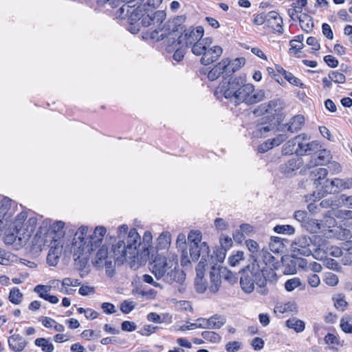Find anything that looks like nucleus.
<instances>
[{
	"label": "nucleus",
	"mask_w": 352,
	"mask_h": 352,
	"mask_svg": "<svg viewBox=\"0 0 352 352\" xmlns=\"http://www.w3.org/2000/svg\"><path fill=\"white\" fill-rule=\"evenodd\" d=\"M267 118L263 117L258 120L257 124L252 131V135L256 138H265L268 135L270 132L275 129V124L270 122H266Z\"/></svg>",
	"instance_id": "obj_15"
},
{
	"label": "nucleus",
	"mask_w": 352,
	"mask_h": 352,
	"mask_svg": "<svg viewBox=\"0 0 352 352\" xmlns=\"http://www.w3.org/2000/svg\"><path fill=\"white\" fill-rule=\"evenodd\" d=\"M320 147L319 143L316 141L308 142V138L306 135L305 139H302L299 142L298 147L296 148L295 153L299 156L309 155L318 152Z\"/></svg>",
	"instance_id": "obj_14"
},
{
	"label": "nucleus",
	"mask_w": 352,
	"mask_h": 352,
	"mask_svg": "<svg viewBox=\"0 0 352 352\" xmlns=\"http://www.w3.org/2000/svg\"><path fill=\"white\" fill-rule=\"evenodd\" d=\"M227 65L225 64V61L221 60L219 63H217L208 73V78L214 81L217 80L221 74L223 75V80L227 81V70H226Z\"/></svg>",
	"instance_id": "obj_20"
},
{
	"label": "nucleus",
	"mask_w": 352,
	"mask_h": 352,
	"mask_svg": "<svg viewBox=\"0 0 352 352\" xmlns=\"http://www.w3.org/2000/svg\"><path fill=\"white\" fill-rule=\"evenodd\" d=\"M340 327L343 331L348 333H352V323L346 318H342L340 321Z\"/></svg>",
	"instance_id": "obj_57"
},
{
	"label": "nucleus",
	"mask_w": 352,
	"mask_h": 352,
	"mask_svg": "<svg viewBox=\"0 0 352 352\" xmlns=\"http://www.w3.org/2000/svg\"><path fill=\"white\" fill-rule=\"evenodd\" d=\"M130 5L124 4L116 12V18L119 19H129Z\"/></svg>",
	"instance_id": "obj_48"
},
{
	"label": "nucleus",
	"mask_w": 352,
	"mask_h": 352,
	"mask_svg": "<svg viewBox=\"0 0 352 352\" xmlns=\"http://www.w3.org/2000/svg\"><path fill=\"white\" fill-rule=\"evenodd\" d=\"M129 257L123 259L118 258L114 253L113 245L110 251L107 246L102 245L92 259V264L98 269L105 267L106 274L112 277L115 274L116 263H123Z\"/></svg>",
	"instance_id": "obj_7"
},
{
	"label": "nucleus",
	"mask_w": 352,
	"mask_h": 352,
	"mask_svg": "<svg viewBox=\"0 0 352 352\" xmlns=\"http://www.w3.org/2000/svg\"><path fill=\"white\" fill-rule=\"evenodd\" d=\"M245 74L230 78L228 81L222 80L216 88L215 94H221L235 104L245 103L248 105L261 102L265 98L263 89H255L254 86L246 83Z\"/></svg>",
	"instance_id": "obj_2"
},
{
	"label": "nucleus",
	"mask_w": 352,
	"mask_h": 352,
	"mask_svg": "<svg viewBox=\"0 0 352 352\" xmlns=\"http://www.w3.org/2000/svg\"><path fill=\"white\" fill-rule=\"evenodd\" d=\"M222 276L231 283L236 282V278L235 275L230 271L227 270L226 268H221Z\"/></svg>",
	"instance_id": "obj_60"
},
{
	"label": "nucleus",
	"mask_w": 352,
	"mask_h": 352,
	"mask_svg": "<svg viewBox=\"0 0 352 352\" xmlns=\"http://www.w3.org/2000/svg\"><path fill=\"white\" fill-rule=\"evenodd\" d=\"M65 223L61 221H58L54 223L50 228V232L54 234L53 236L54 243H57V241L63 238L65 235V230H64Z\"/></svg>",
	"instance_id": "obj_26"
},
{
	"label": "nucleus",
	"mask_w": 352,
	"mask_h": 352,
	"mask_svg": "<svg viewBox=\"0 0 352 352\" xmlns=\"http://www.w3.org/2000/svg\"><path fill=\"white\" fill-rule=\"evenodd\" d=\"M81 282L78 279H74L71 278H65L62 280L63 287H76L80 285Z\"/></svg>",
	"instance_id": "obj_56"
},
{
	"label": "nucleus",
	"mask_w": 352,
	"mask_h": 352,
	"mask_svg": "<svg viewBox=\"0 0 352 352\" xmlns=\"http://www.w3.org/2000/svg\"><path fill=\"white\" fill-rule=\"evenodd\" d=\"M201 336L205 340L212 343H217L221 340V336L214 331H205L201 333Z\"/></svg>",
	"instance_id": "obj_43"
},
{
	"label": "nucleus",
	"mask_w": 352,
	"mask_h": 352,
	"mask_svg": "<svg viewBox=\"0 0 352 352\" xmlns=\"http://www.w3.org/2000/svg\"><path fill=\"white\" fill-rule=\"evenodd\" d=\"M306 135L301 134L296 136L294 138L289 140L285 144H284L283 148L285 153L287 154L288 153H292L294 151H295L294 146L297 144L298 146L299 142L300 140L305 139Z\"/></svg>",
	"instance_id": "obj_33"
},
{
	"label": "nucleus",
	"mask_w": 352,
	"mask_h": 352,
	"mask_svg": "<svg viewBox=\"0 0 352 352\" xmlns=\"http://www.w3.org/2000/svg\"><path fill=\"white\" fill-rule=\"evenodd\" d=\"M166 19V13L163 10H157L154 12L144 14L141 20V24L144 27L151 26L153 30L151 33V37L157 41L162 40L168 34H173L175 32H179V29L183 30V27L177 25L173 28L171 32H168L170 29V25H168V28L165 25H162L164 21Z\"/></svg>",
	"instance_id": "obj_6"
},
{
	"label": "nucleus",
	"mask_w": 352,
	"mask_h": 352,
	"mask_svg": "<svg viewBox=\"0 0 352 352\" xmlns=\"http://www.w3.org/2000/svg\"><path fill=\"white\" fill-rule=\"evenodd\" d=\"M221 268L213 266L210 272V285L209 289L211 292L216 293L219 291L221 285Z\"/></svg>",
	"instance_id": "obj_19"
},
{
	"label": "nucleus",
	"mask_w": 352,
	"mask_h": 352,
	"mask_svg": "<svg viewBox=\"0 0 352 352\" xmlns=\"http://www.w3.org/2000/svg\"><path fill=\"white\" fill-rule=\"evenodd\" d=\"M37 218L34 216L30 217L25 223V228L21 230V240L28 239L34 232L37 226Z\"/></svg>",
	"instance_id": "obj_24"
},
{
	"label": "nucleus",
	"mask_w": 352,
	"mask_h": 352,
	"mask_svg": "<svg viewBox=\"0 0 352 352\" xmlns=\"http://www.w3.org/2000/svg\"><path fill=\"white\" fill-rule=\"evenodd\" d=\"M107 233L105 227L96 226L89 233L87 226H81L76 232L72 243L74 256L76 259L87 260L91 253L99 248Z\"/></svg>",
	"instance_id": "obj_3"
},
{
	"label": "nucleus",
	"mask_w": 352,
	"mask_h": 352,
	"mask_svg": "<svg viewBox=\"0 0 352 352\" xmlns=\"http://www.w3.org/2000/svg\"><path fill=\"white\" fill-rule=\"evenodd\" d=\"M177 258H168L157 255L149 264V269L157 279H162L167 283L176 282L182 284L186 278L183 270L177 268Z\"/></svg>",
	"instance_id": "obj_4"
},
{
	"label": "nucleus",
	"mask_w": 352,
	"mask_h": 352,
	"mask_svg": "<svg viewBox=\"0 0 352 352\" xmlns=\"http://www.w3.org/2000/svg\"><path fill=\"white\" fill-rule=\"evenodd\" d=\"M134 303L128 300H124L120 305V310L125 314L130 313L134 309Z\"/></svg>",
	"instance_id": "obj_54"
},
{
	"label": "nucleus",
	"mask_w": 352,
	"mask_h": 352,
	"mask_svg": "<svg viewBox=\"0 0 352 352\" xmlns=\"http://www.w3.org/2000/svg\"><path fill=\"white\" fill-rule=\"evenodd\" d=\"M270 249L274 253H279L283 248V243L281 239L278 236H272L269 243Z\"/></svg>",
	"instance_id": "obj_38"
},
{
	"label": "nucleus",
	"mask_w": 352,
	"mask_h": 352,
	"mask_svg": "<svg viewBox=\"0 0 352 352\" xmlns=\"http://www.w3.org/2000/svg\"><path fill=\"white\" fill-rule=\"evenodd\" d=\"M324 61L330 67L335 68L338 65V60L331 55H327L324 57Z\"/></svg>",
	"instance_id": "obj_63"
},
{
	"label": "nucleus",
	"mask_w": 352,
	"mask_h": 352,
	"mask_svg": "<svg viewBox=\"0 0 352 352\" xmlns=\"http://www.w3.org/2000/svg\"><path fill=\"white\" fill-rule=\"evenodd\" d=\"M241 343L237 341L229 342L226 345V349L228 352H237L241 349Z\"/></svg>",
	"instance_id": "obj_58"
},
{
	"label": "nucleus",
	"mask_w": 352,
	"mask_h": 352,
	"mask_svg": "<svg viewBox=\"0 0 352 352\" xmlns=\"http://www.w3.org/2000/svg\"><path fill=\"white\" fill-rule=\"evenodd\" d=\"M278 266V262L267 250H262L256 256H252V262L241 271L240 284L245 293L250 294L257 285V291L262 295L268 292L266 288L267 280L274 278L276 274L274 269Z\"/></svg>",
	"instance_id": "obj_1"
},
{
	"label": "nucleus",
	"mask_w": 352,
	"mask_h": 352,
	"mask_svg": "<svg viewBox=\"0 0 352 352\" xmlns=\"http://www.w3.org/2000/svg\"><path fill=\"white\" fill-rule=\"evenodd\" d=\"M209 329H219L226 322L225 317L215 314L208 318Z\"/></svg>",
	"instance_id": "obj_36"
},
{
	"label": "nucleus",
	"mask_w": 352,
	"mask_h": 352,
	"mask_svg": "<svg viewBox=\"0 0 352 352\" xmlns=\"http://www.w3.org/2000/svg\"><path fill=\"white\" fill-rule=\"evenodd\" d=\"M128 230L126 225L119 226L116 242L113 244L114 253L122 259L125 257H129V259L135 258L141 244V238L136 229Z\"/></svg>",
	"instance_id": "obj_5"
},
{
	"label": "nucleus",
	"mask_w": 352,
	"mask_h": 352,
	"mask_svg": "<svg viewBox=\"0 0 352 352\" xmlns=\"http://www.w3.org/2000/svg\"><path fill=\"white\" fill-rule=\"evenodd\" d=\"M204 34V29L202 26H197L195 28L190 27L185 29L184 33L179 36L178 41L177 43L174 41V43L177 46L184 42L186 47H191V52L193 54V48L195 45L205 41V38H203Z\"/></svg>",
	"instance_id": "obj_9"
},
{
	"label": "nucleus",
	"mask_w": 352,
	"mask_h": 352,
	"mask_svg": "<svg viewBox=\"0 0 352 352\" xmlns=\"http://www.w3.org/2000/svg\"><path fill=\"white\" fill-rule=\"evenodd\" d=\"M144 14V10L142 7L138 6L135 8V5L130 6L128 21L129 22L136 23L140 19L142 20Z\"/></svg>",
	"instance_id": "obj_30"
},
{
	"label": "nucleus",
	"mask_w": 352,
	"mask_h": 352,
	"mask_svg": "<svg viewBox=\"0 0 352 352\" xmlns=\"http://www.w3.org/2000/svg\"><path fill=\"white\" fill-rule=\"evenodd\" d=\"M28 218V212L25 211H23L17 214L16 219L14 221V226L16 233L17 234L18 238L19 240H21V230L25 228V223L27 221L26 219Z\"/></svg>",
	"instance_id": "obj_27"
},
{
	"label": "nucleus",
	"mask_w": 352,
	"mask_h": 352,
	"mask_svg": "<svg viewBox=\"0 0 352 352\" xmlns=\"http://www.w3.org/2000/svg\"><path fill=\"white\" fill-rule=\"evenodd\" d=\"M328 77L336 83L342 84L346 81L345 76L338 71H331L328 74Z\"/></svg>",
	"instance_id": "obj_42"
},
{
	"label": "nucleus",
	"mask_w": 352,
	"mask_h": 352,
	"mask_svg": "<svg viewBox=\"0 0 352 352\" xmlns=\"http://www.w3.org/2000/svg\"><path fill=\"white\" fill-rule=\"evenodd\" d=\"M306 228L312 233H317L321 228V223L316 219H310L306 223Z\"/></svg>",
	"instance_id": "obj_46"
},
{
	"label": "nucleus",
	"mask_w": 352,
	"mask_h": 352,
	"mask_svg": "<svg viewBox=\"0 0 352 352\" xmlns=\"http://www.w3.org/2000/svg\"><path fill=\"white\" fill-rule=\"evenodd\" d=\"M195 45L193 48V54L201 56L200 63L204 65H208L217 61L223 53V49L218 45L211 47L212 39L206 37L205 41Z\"/></svg>",
	"instance_id": "obj_8"
},
{
	"label": "nucleus",
	"mask_w": 352,
	"mask_h": 352,
	"mask_svg": "<svg viewBox=\"0 0 352 352\" xmlns=\"http://www.w3.org/2000/svg\"><path fill=\"white\" fill-rule=\"evenodd\" d=\"M328 171L324 168H318L311 171V175L314 179V185L318 186L321 184L320 180L326 178Z\"/></svg>",
	"instance_id": "obj_35"
},
{
	"label": "nucleus",
	"mask_w": 352,
	"mask_h": 352,
	"mask_svg": "<svg viewBox=\"0 0 352 352\" xmlns=\"http://www.w3.org/2000/svg\"><path fill=\"white\" fill-rule=\"evenodd\" d=\"M317 155L316 156H311V159L306 164V166L308 168H313L316 166H323L329 163L332 156L329 151L326 149H320L318 151Z\"/></svg>",
	"instance_id": "obj_16"
},
{
	"label": "nucleus",
	"mask_w": 352,
	"mask_h": 352,
	"mask_svg": "<svg viewBox=\"0 0 352 352\" xmlns=\"http://www.w3.org/2000/svg\"><path fill=\"white\" fill-rule=\"evenodd\" d=\"M12 200L8 197H4L0 201V223H7L13 215L10 209Z\"/></svg>",
	"instance_id": "obj_18"
},
{
	"label": "nucleus",
	"mask_w": 352,
	"mask_h": 352,
	"mask_svg": "<svg viewBox=\"0 0 352 352\" xmlns=\"http://www.w3.org/2000/svg\"><path fill=\"white\" fill-rule=\"evenodd\" d=\"M303 163L301 157H295L280 166V170L284 174H289L298 169Z\"/></svg>",
	"instance_id": "obj_22"
},
{
	"label": "nucleus",
	"mask_w": 352,
	"mask_h": 352,
	"mask_svg": "<svg viewBox=\"0 0 352 352\" xmlns=\"http://www.w3.org/2000/svg\"><path fill=\"white\" fill-rule=\"evenodd\" d=\"M301 28L309 32L314 27L312 18L307 14H302L298 16Z\"/></svg>",
	"instance_id": "obj_31"
},
{
	"label": "nucleus",
	"mask_w": 352,
	"mask_h": 352,
	"mask_svg": "<svg viewBox=\"0 0 352 352\" xmlns=\"http://www.w3.org/2000/svg\"><path fill=\"white\" fill-rule=\"evenodd\" d=\"M312 245V240L310 237L302 235L295 239L292 243V251L296 256H308L313 255L314 251H312L311 246ZM314 249V250H315Z\"/></svg>",
	"instance_id": "obj_11"
},
{
	"label": "nucleus",
	"mask_w": 352,
	"mask_h": 352,
	"mask_svg": "<svg viewBox=\"0 0 352 352\" xmlns=\"http://www.w3.org/2000/svg\"><path fill=\"white\" fill-rule=\"evenodd\" d=\"M201 233L199 231L192 230L188 236L189 245L192 244H199L201 242Z\"/></svg>",
	"instance_id": "obj_44"
},
{
	"label": "nucleus",
	"mask_w": 352,
	"mask_h": 352,
	"mask_svg": "<svg viewBox=\"0 0 352 352\" xmlns=\"http://www.w3.org/2000/svg\"><path fill=\"white\" fill-rule=\"evenodd\" d=\"M189 251L190 258L192 261H196L201 257V261L198 263V266L204 267L210 254V248L208 244L206 242H202L199 244L190 245Z\"/></svg>",
	"instance_id": "obj_12"
},
{
	"label": "nucleus",
	"mask_w": 352,
	"mask_h": 352,
	"mask_svg": "<svg viewBox=\"0 0 352 352\" xmlns=\"http://www.w3.org/2000/svg\"><path fill=\"white\" fill-rule=\"evenodd\" d=\"M34 344L41 347L43 352H53L54 350V345L45 338H37Z\"/></svg>",
	"instance_id": "obj_37"
},
{
	"label": "nucleus",
	"mask_w": 352,
	"mask_h": 352,
	"mask_svg": "<svg viewBox=\"0 0 352 352\" xmlns=\"http://www.w3.org/2000/svg\"><path fill=\"white\" fill-rule=\"evenodd\" d=\"M286 326L288 328L293 329L296 332L300 333L305 329V322L296 318H289L286 321Z\"/></svg>",
	"instance_id": "obj_32"
},
{
	"label": "nucleus",
	"mask_w": 352,
	"mask_h": 352,
	"mask_svg": "<svg viewBox=\"0 0 352 352\" xmlns=\"http://www.w3.org/2000/svg\"><path fill=\"white\" fill-rule=\"evenodd\" d=\"M8 345L10 349L15 352H21L26 346L28 342L19 334H14L8 338Z\"/></svg>",
	"instance_id": "obj_21"
},
{
	"label": "nucleus",
	"mask_w": 352,
	"mask_h": 352,
	"mask_svg": "<svg viewBox=\"0 0 352 352\" xmlns=\"http://www.w3.org/2000/svg\"><path fill=\"white\" fill-rule=\"evenodd\" d=\"M268 16V12H262L255 16L253 23L256 25H261L263 24L266 25L267 19Z\"/></svg>",
	"instance_id": "obj_53"
},
{
	"label": "nucleus",
	"mask_w": 352,
	"mask_h": 352,
	"mask_svg": "<svg viewBox=\"0 0 352 352\" xmlns=\"http://www.w3.org/2000/svg\"><path fill=\"white\" fill-rule=\"evenodd\" d=\"M101 308L107 314H111L116 311L115 306L110 302H103L101 305Z\"/></svg>",
	"instance_id": "obj_64"
},
{
	"label": "nucleus",
	"mask_w": 352,
	"mask_h": 352,
	"mask_svg": "<svg viewBox=\"0 0 352 352\" xmlns=\"http://www.w3.org/2000/svg\"><path fill=\"white\" fill-rule=\"evenodd\" d=\"M324 192L328 194L337 193L343 189V179L336 178L333 180L327 179L322 187Z\"/></svg>",
	"instance_id": "obj_23"
},
{
	"label": "nucleus",
	"mask_w": 352,
	"mask_h": 352,
	"mask_svg": "<svg viewBox=\"0 0 352 352\" xmlns=\"http://www.w3.org/2000/svg\"><path fill=\"white\" fill-rule=\"evenodd\" d=\"M50 289V287L47 285H38L34 287V291L38 294V296L41 298L45 300V298H47V295L49 294L48 292Z\"/></svg>",
	"instance_id": "obj_51"
},
{
	"label": "nucleus",
	"mask_w": 352,
	"mask_h": 352,
	"mask_svg": "<svg viewBox=\"0 0 352 352\" xmlns=\"http://www.w3.org/2000/svg\"><path fill=\"white\" fill-rule=\"evenodd\" d=\"M23 296V294L20 292L19 289L14 287L10 290L8 298L12 303L19 305L21 302Z\"/></svg>",
	"instance_id": "obj_39"
},
{
	"label": "nucleus",
	"mask_w": 352,
	"mask_h": 352,
	"mask_svg": "<svg viewBox=\"0 0 352 352\" xmlns=\"http://www.w3.org/2000/svg\"><path fill=\"white\" fill-rule=\"evenodd\" d=\"M240 230L241 233L240 234L239 232L234 234V239L238 237V236H244V235L249 236L254 231V227L248 223H243L240 226Z\"/></svg>",
	"instance_id": "obj_47"
},
{
	"label": "nucleus",
	"mask_w": 352,
	"mask_h": 352,
	"mask_svg": "<svg viewBox=\"0 0 352 352\" xmlns=\"http://www.w3.org/2000/svg\"><path fill=\"white\" fill-rule=\"evenodd\" d=\"M342 254V250L336 246H326L325 244H320L314 250L313 256L317 260H322L327 255L334 257H340Z\"/></svg>",
	"instance_id": "obj_13"
},
{
	"label": "nucleus",
	"mask_w": 352,
	"mask_h": 352,
	"mask_svg": "<svg viewBox=\"0 0 352 352\" xmlns=\"http://www.w3.org/2000/svg\"><path fill=\"white\" fill-rule=\"evenodd\" d=\"M186 235L184 234H179L177 239V245L179 248H180L182 251V264H185L187 262H189L188 260L185 261V258H187L188 252L186 250Z\"/></svg>",
	"instance_id": "obj_34"
},
{
	"label": "nucleus",
	"mask_w": 352,
	"mask_h": 352,
	"mask_svg": "<svg viewBox=\"0 0 352 352\" xmlns=\"http://www.w3.org/2000/svg\"><path fill=\"white\" fill-rule=\"evenodd\" d=\"M324 281L329 286H335L338 283V278L335 274L327 272L324 274Z\"/></svg>",
	"instance_id": "obj_49"
},
{
	"label": "nucleus",
	"mask_w": 352,
	"mask_h": 352,
	"mask_svg": "<svg viewBox=\"0 0 352 352\" xmlns=\"http://www.w3.org/2000/svg\"><path fill=\"white\" fill-rule=\"evenodd\" d=\"M302 283L299 278H292L287 280L285 283V288L287 292H292L296 288L300 287Z\"/></svg>",
	"instance_id": "obj_41"
},
{
	"label": "nucleus",
	"mask_w": 352,
	"mask_h": 352,
	"mask_svg": "<svg viewBox=\"0 0 352 352\" xmlns=\"http://www.w3.org/2000/svg\"><path fill=\"white\" fill-rule=\"evenodd\" d=\"M223 60L225 61V64L227 65V76H232L245 63V59L244 58H236L232 63H230L228 59Z\"/></svg>",
	"instance_id": "obj_25"
},
{
	"label": "nucleus",
	"mask_w": 352,
	"mask_h": 352,
	"mask_svg": "<svg viewBox=\"0 0 352 352\" xmlns=\"http://www.w3.org/2000/svg\"><path fill=\"white\" fill-rule=\"evenodd\" d=\"M243 252L237 251L235 254H233L229 257V263L231 266H236L239 264V261L243 259Z\"/></svg>",
	"instance_id": "obj_52"
},
{
	"label": "nucleus",
	"mask_w": 352,
	"mask_h": 352,
	"mask_svg": "<svg viewBox=\"0 0 352 352\" xmlns=\"http://www.w3.org/2000/svg\"><path fill=\"white\" fill-rule=\"evenodd\" d=\"M137 326L135 322L131 321H124L121 324L122 331L131 332L136 329Z\"/></svg>",
	"instance_id": "obj_59"
},
{
	"label": "nucleus",
	"mask_w": 352,
	"mask_h": 352,
	"mask_svg": "<svg viewBox=\"0 0 352 352\" xmlns=\"http://www.w3.org/2000/svg\"><path fill=\"white\" fill-rule=\"evenodd\" d=\"M304 122L305 119L302 116H295L287 124V130L292 133H296L301 129L302 124H304Z\"/></svg>",
	"instance_id": "obj_28"
},
{
	"label": "nucleus",
	"mask_w": 352,
	"mask_h": 352,
	"mask_svg": "<svg viewBox=\"0 0 352 352\" xmlns=\"http://www.w3.org/2000/svg\"><path fill=\"white\" fill-rule=\"evenodd\" d=\"M296 305L293 302H287L284 305H277L274 308L275 313L284 314L296 310Z\"/></svg>",
	"instance_id": "obj_40"
},
{
	"label": "nucleus",
	"mask_w": 352,
	"mask_h": 352,
	"mask_svg": "<svg viewBox=\"0 0 352 352\" xmlns=\"http://www.w3.org/2000/svg\"><path fill=\"white\" fill-rule=\"evenodd\" d=\"M175 49V51L173 55V58L177 62L181 61L183 59L184 54H186V46H181V45L176 46L174 41L171 45H168L167 50L168 52H172Z\"/></svg>",
	"instance_id": "obj_29"
},
{
	"label": "nucleus",
	"mask_w": 352,
	"mask_h": 352,
	"mask_svg": "<svg viewBox=\"0 0 352 352\" xmlns=\"http://www.w3.org/2000/svg\"><path fill=\"white\" fill-rule=\"evenodd\" d=\"M265 25L274 32L280 34L283 33V19L276 11L272 10L268 12Z\"/></svg>",
	"instance_id": "obj_17"
},
{
	"label": "nucleus",
	"mask_w": 352,
	"mask_h": 352,
	"mask_svg": "<svg viewBox=\"0 0 352 352\" xmlns=\"http://www.w3.org/2000/svg\"><path fill=\"white\" fill-rule=\"evenodd\" d=\"M307 282L311 287H317L320 283V280L317 274H311L307 276Z\"/></svg>",
	"instance_id": "obj_55"
},
{
	"label": "nucleus",
	"mask_w": 352,
	"mask_h": 352,
	"mask_svg": "<svg viewBox=\"0 0 352 352\" xmlns=\"http://www.w3.org/2000/svg\"><path fill=\"white\" fill-rule=\"evenodd\" d=\"M283 108V102L280 99L270 100L267 103H263L258 106L254 111L255 114L261 115L266 113L265 117L267 120L274 119Z\"/></svg>",
	"instance_id": "obj_10"
},
{
	"label": "nucleus",
	"mask_w": 352,
	"mask_h": 352,
	"mask_svg": "<svg viewBox=\"0 0 352 352\" xmlns=\"http://www.w3.org/2000/svg\"><path fill=\"white\" fill-rule=\"evenodd\" d=\"M272 148H274V146L271 142V140H267L258 146V151L263 153L268 151Z\"/></svg>",
	"instance_id": "obj_62"
},
{
	"label": "nucleus",
	"mask_w": 352,
	"mask_h": 352,
	"mask_svg": "<svg viewBox=\"0 0 352 352\" xmlns=\"http://www.w3.org/2000/svg\"><path fill=\"white\" fill-rule=\"evenodd\" d=\"M195 288L197 292L203 293L206 289V283L204 279L195 278Z\"/></svg>",
	"instance_id": "obj_61"
},
{
	"label": "nucleus",
	"mask_w": 352,
	"mask_h": 352,
	"mask_svg": "<svg viewBox=\"0 0 352 352\" xmlns=\"http://www.w3.org/2000/svg\"><path fill=\"white\" fill-rule=\"evenodd\" d=\"M274 231L278 234H292L294 233L295 229L290 225H278L274 228Z\"/></svg>",
	"instance_id": "obj_45"
},
{
	"label": "nucleus",
	"mask_w": 352,
	"mask_h": 352,
	"mask_svg": "<svg viewBox=\"0 0 352 352\" xmlns=\"http://www.w3.org/2000/svg\"><path fill=\"white\" fill-rule=\"evenodd\" d=\"M283 76L292 85L298 87H302L303 85L299 78L295 77L292 73L289 72H283Z\"/></svg>",
	"instance_id": "obj_50"
}]
</instances>
